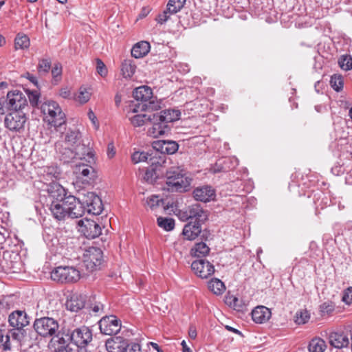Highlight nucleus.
<instances>
[{
    "label": "nucleus",
    "mask_w": 352,
    "mask_h": 352,
    "mask_svg": "<svg viewBox=\"0 0 352 352\" xmlns=\"http://www.w3.org/2000/svg\"><path fill=\"white\" fill-rule=\"evenodd\" d=\"M124 352H141V347L140 344L136 343L128 344Z\"/></svg>",
    "instance_id": "680f3d73"
},
{
    "label": "nucleus",
    "mask_w": 352,
    "mask_h": 352,
    "mask_svg": "<svg viewBox=\"0 0 352 352\" xmlns=\"http://www.w3.org/2000/svg\"><path fill=\"white\" fill-rule=\"evenodd\" d=\"M151 117L152 115L139 113L130 118V120L133 126L140 127L151 121Z\"/></svg>",
    "instance_id": "ea45409f"
},
{
    "label": "nucleus",
    "mask_w": 352,
    "mask_h": 352,
    "mask_svg": "<svg viewBox=\"0 0 352 352\" xmlns=\"http://www.w3.org/2000/svg\"><path fill=\"white\" fill-rule=\"evenodd\" d=\"M328 339L331 346L339 349L346 348L350 344L348 336L342 331L331 332Z\"/></svg>",
    "instance_id": "4be33fe9"
},
{
    "label": "nucleus",
    "mask_w": 352,
    "mask_h": 352,
    "mask_svg": "<svg viewBox=\"0 0 352 352\" xmlns=\"http://www.w3.org/2000/svg\"><path fill=\"white\" fill-rule=\"evenodd\" d=\"M55 148L58 158L63 163H69L75 158L74 148L72 146H65L63 143L57 141Z\"/></svg>",
    "instance_id": "a878e982"
},
{
    "label": "nucleus",
    "mask_w": 352,
    "mask_h": 352,
    "mask_svg": "<svg viewBox=\"0 0 352 352\" xmlns=\"http://www.w3.org/2000/svg\"><path fill=\"white\" fill-rule=\"evenodd\" d=\"M197 333L196 328L194 326L191 325L189 327V331H188V336H189V337L191 339H195L196 337H197Z\"/></svg>",
    "instance_id": "69168bd1"
},
{
    "label": "nucleus",
    "mask_w": 352,
    "mask_h": 352,
    "mask_svg": "<svg viewBox=\"0 0 352 352\" xmlns=\"http://www.w3.org/2000/svg\"><path fill=\"white\" fill-rule=\"evenodd\" d=\"M100 332L105 335L117 334L121 329V321L113 315L102 317L99 322Z\"/></svg>",
    "instance_id": "2eb2a0df"
},
{
    "label": "nucleus",
    "mask_w": 352,
    "mask_h": 352,
    "mask_svg": "<svg viewBox=\"0 0 352 352\" xmlns=\"http://www.w3.org/2000/svg\"><path fill=\"white\" fill-rule=\"evenodd\" d=\"M15 47L18 49H26L30 46V39L26 35H17L14 42Z\"/></svg>",
    "instance_id": "09e8293b"
},
{
    "label": "nucleus",
    "mask_w": 352,
    "mask_h": 352,
    "mask_svg": "<svg viewBox=\"0 0 352 352\" xmlns=\"http://www.w3.org/2000/svg\"><path fill=\"white\" fill-rule=\"evenodd\" d=\"M191 269L201 278H207L214 272V265L203 258L194 261L191 264Z\"/></svg>",
    "instance_id": "f3484780"
},
{
    "label": "nucleus",
    "mask_w": 352,
    "mask_h": 352,
    "mask_svg": "<svg viewBox=\"0 0 352 352\" xmlns=\"http://www.w3.org/2000/svg\"><path fill=\"white\" fill-rule=\"evenodd\" d=\"M96 70L101 76H106L107 74V69L104 63L100 59L96 60Z\"/></svg>",
    "instance_id": "13d9d810"
},
{
    "label": "nucleus",
    "mask_w": 352,
    "mask_h": 352,
    "mask_svg": "<svg viewBox=\"0 0 352 352\" xmlns=\"http://www.w3.org/2000/svg\"><path fill=\"white\" fill-rule=\"evenodd\" d=\"M330 85L336 91H340L343 88V77L340 74H334L331 77Z\"/></svg>",
    "instance_id": "de8ad7c7"
},
{
    "label": "nucleus",
    "mask_w": 352,
    "mask_h": 352,
    "mask_svg": "<svg viewBox=\"0 0 352 352\" xmlns=\"http://www.w3.org/2000/svg\"><path fill=\"white\" fill-rule=\"evenodd\" d=\"M271 317L270 309L265 306H258L252 311V318L254 322L262 324L267 322Z\"/></svg>",
    "instance_id": "c85d7f7f"
},
{
    "label": "nucleus",
    "mask_w": 352,
    "mask_h": 352,
    "mask_svg": "<svg viewBox=\"0 0 352 352\" xmlns=\"http://www.w3.org/2000/svg\"><path fill=\"white\" fill-rule=\"evenodd\" d=\"M208 289L216 295H221L226 289L224 283L218 278L211 279L208 284Z\"/></svg>",
    "instance_id": "79ce46f5"
},
{
    "label": "nucleus",
    "mask_w": 352,
    "mask_h": 352,
    "mask_svg": "<svg viewBox=\"0 0 352 352\" xmlns=\"http://www.w3.org/2000/svg\"><path fill=\"white\" fill-rule=\"evenodd\" d=\"M192 195L196 201L206 203L214 200L216 193L212 186L206 185L196 188L192 192Z\"/></svg>",
    "instance_id": "412c9836"
},
{
    "label": "nucleus",
    "mask_w": 352,
    "mask_h": 352,
    "mask_svg": "<svg viewBox=\"0 0 352 352\" xmlns=\"http://www.w3.org/2000/svg\"><path fill=\"white\" fill-rule=\"evenodd\" d=\"M157 116L156 113L152 114L151 121L149 122L152 123V126L148 130V135L153 138H158L169 131V127L162 121L157 120Z\"/></svg>",
    "instance_id": "b1692460"
},
{
    "label": "nucleus",
    "mask_w": 352,
    "mask_h": 352,
    "mask_svg": "<svg viewBox=\"0 0 352 352\" xmlns=\"http://www.w3.org/2000/svg\"><path fill=\"white\" fill-rule=\"evenodd\" d=\"M338 64L342 69L349 71L352 69V57L350 55H342L339 58Z\"/></svg>",
    "instance_id": "8fccbe9b"
},
{
    "label": "nucleus",
    "mask_w": 352,
    "mask_h": 352,
    "mask_svg": "<svg viewBox=\"0 0 352 352\" xmlns=\"http://www.w3.org/2000/svg\"><path fill=\"white\" fill-rule=\"evenodd\" d=\"M41 109L48 124L58 128L65 124V114L56 102L47 100L41 104Z\"/></svg>",
    "instance_id": "f03ea898"
},
{
    "label": "nucleus",
    "mask_w": 352,
    "mask_h": 352,
    "mask_svg": "<svg viewBox=\"0 0 352 352\" xmlns=\"http://www.w3.org/2000/svg\"><path fill=\"white\" fill-rule=\"evenodd\" d=\"M23 340H18L11 335L10 330L0 328V350L3 352L11 351L13 347H18Z\"/></svg>",
    "instance_id": "aec40b11"
},
{
    "label": "nucleus",
    "mask_w": 352,
    "mask_h": 352,
    "mask_svg": "<svg viewBox=\"0 0 352 352\" xmlns=\"http://www.w3.org/2000/svg\"><path fill=\"white\" fill-rule=\"evenodd\" d=\"M51 67V61L50 59L43 58L39 61L38 69L40 74L47 73Z\"/></svg>",
    "instance_id": "864d4df0"
},
{
    "label": "nucleus",
    "mask_w": 352,
    "mask_h": 352,
    "mask_svg": "<svg viewBox=\"0 0 352 352\" xmlns=\"http://www.w3.org/2000/svg\"><path fill=\"white\" fill-rule=\"evenodd\" d=\"M65 189L58 184H53L47 188V195L46 197V204H60L64 203L66 197Z\"/></svg>",
    "instance_id": "6ab92c4d"
},
{
    "label": "nucleus",
    "mask_w": 352,
    "mask_h": 352,
    "mask_svg": "<svg viewBox=\"0 0 352 352\" xmlns=\"http://www.w3.org/2000/svg\"><path fill=\"white\" fill-rule=\"evenodd\" d=\"M129 342L126 339L116 336L107 340L105 342L106 349L108 352H124L128 346Z\"/></svg>",
    "instance_id": "393cba45"
},
{
    "label": "nucleus",
    "mask_w": 352,
    "mask_h": 352,
    "mask_svg": "<svg viewBox=\"0 0 352 352\" xmlns=\"http://www.w3.org/2000/svg\"><path fill=\"white\" fill-rule=\"evenodd\" d=\"M28 118L23 111H14L8 113L4 118L6 129L12 132H21L24 129Z\"/></svg>",
    "instance_id": "9d476101"
},
{
    "label": "nucleus",
    "mask_w": 352,
    "mask_h": 352,
    "mask_svg": "<svg viewBox=\"0 0 352 352\" xmlns=\"http://www.w3.org/2000/svg\"><path fill=\"white\" fill-rule=\"evenodd\" d=\"M81 134L78 130H68L65 134L62 135L58 142L63 143L65 146L74 148L80 142Z\"/></svg>",
    "instance_id": "cd10ccee"
},
{
    "label": "nucleus",
    "mask_w": 352,
    "mask_h": 352,
    "mask_svg": "<svg viewBox=\"0 0 352 352\" xmlns=\"http://www.w3.org/2000/svg\"><path fill=\"white\" fill-rule=\"evenodd\" d=\"M89 309L95 315H98L102 312L103 305L100 302H96L94 305H91L90 307H89Z\"/></svg>",
    "instance_id": "052dcab7"
},
{
    "label": "nucleus",
    "mask_w": 352,
    "mask_h": 352,
    "mask_svg": "<svg viewBox=\"0 0 352 352\" xmlns=\"http://www.w3.org/2000/svg\"><path fill=\"white\" fill-rule=\"evenodd\" d=\"M56 345L54 352H91L87 348L81 347L79 349H73L71 344L63 337H58L56 340Z\"/></svg>",
    "instance_id": "72a5a7b5"
},
{
    "label": "nucleus",
    "mask_w": 352,
    "mask_h": 352,
    "mask_svg": "<svg viewBox=\"0 0 352 352\" xmlns=\"http://www.w3.org/2000/svg\"><path fill=\"white\" fill-rule=\"evenodd\" d=\"M59 96L65 99L72 98L71 90L68 87H64L60 89Z\"/></svg>",
    "instance_id": "e2e57ef3"
},
{
    "label": "nucleus",
    "mask_w": 352,
    "mask_h": 352,
    "mask_svg": "<svg viewBox=\"0 0 352 352\" xmlns=\"http://www.w3.org/2000/svg\"><path fill=\"white\" fill-rule=\"evenodd\" d=\"M88 117L89 118V120L91 121V122L96 126L98 127V126L96 125V121H97V118L96 116H95L94 113L90 109L88 112Z\"/></svg>",
    "instance_id": "774afa93"
},
{
    "label": "nucleus",
    "mask_w": 352,
    "mask_h": 352,
    "mask_svg": "<svg viewBox=\"0 0 352 352\" xmlns=\"http://www.w3.org/2000/svg\"><path fill=\"white\" fill-rule=\"evenodd\" d=\"M3 259L5 261L7 270H12L14 272L19 270L21 265L20 256L15 252H4Z\"/></svg>",
    "instance_id": "473e14b6"
},
{
    "label": "nucleus",
    "mask_w": 352,
    "mask_h": 352,
    "mask_svg": "<svg viewBox=\"0 0 352 352\" xmlns=\"http://www.w3.org/2000/svg\"><path fill=\"white\" fill-rule=\"evenodd\" d=\"M326 348L324 340L319 338L312 339L308 346L309 352H324Z\"/></svg>",
    "instance_id": "a19ab883"
},
{
    "label": "nucleus",
    "mask_w": 352,
    "mask_h": 352,
    "mask_svg": "<svg viewBox=\"0 0 352 352\" xmlns=\"http://www.w3.org/2000/svg\"><path fill=\"white\" fill-rule=\"evenodd\" d=\"M91 97V93L85 87H80L78 93L75 96L74 100L80 104L87 102Z\"/></svg>",
    "instance_id": "49530a36"
},
{
    "label": "nucleus",
    "mask_w": 352,
    "mask_h": 352,
    "mask_svg": "<svg viewBox=\"0 0 352 352\" xmlns=\"http://www.w3.org/2000/svg\"><path fill=\"white\" fill-rule=\"evenodd\" d=\"M82 195L85 211L89 214L99 215L103 210L101 199L93 192L87 191Z\"/></svg>",
    "instance_id": "4468645a"
},
{
    "label": "nucleus",
    "mask_w": 352,
    "mask_h": 352,
    "mask_svg": "<svg viewBox=\"0 0 352 352\" xmlns=\"http://www.w3.org/2000/svg\"><path fill=\"white\" fill-rule=\"evenodd\" d=\"M33 326L36 332L43 338L56 336L59 329L58 321L50 317L36 319Z\"/></svg>",
    "instance_id": "423d86ee"
},
{
    "label": "nucleus",
    "mask_w": 352,
    "mask_h": 352,
    "mask_svg": "<svg viewBox=\"0 0 352 352\" xmlns=\"http://www.w3.org/2000/svg\"><path fill=\"white\" fill-rule=\"evenodd\" d=\"M28 106L25 96L19 90L8 91L6 98H0V114L8 111H23Z\"/></svg>",
    "instance_id": "7ed1b4c3"
},
{
    "label": "nucleus",
    "mask_w": 352,
    "mask_h": 352,
    "mask_svg": "<svg viewBox=\"0 0 352 352\" xmlns=\"http://www.w3.org/2000/svg\"><path fill=\"white\" fill-rule=\"evenodd\" d=\"M309 318V315L307 311H300L296 314V322L298 324H305Z\"/></svg>",
    "instance_id": "4d7b16f0"
},
{
    "label": "nucleus",
    "mask_w": 352,
    "mask_h": 352,
    "mask_svg": "<svg viewBox=\"0 0 352 352\" xmlns=\"http://www.w3.org/2000/svg\"><path fill=\"white\" fill-rule=\"evenodd\" d=\"M79 231L87 239H95L102 232L101 227L96 221L85 219L80 220L78 223Z\"/></svg>",
    "instance_id": "dca6fc26"
},
{
    "label": "nucleus",
    "mask_w": 352,
    "mask_h": 352,
    "mask_svg": "<svg viewBox=\"0 0 352 352\" xmlns=\"http://www.w3.org/2000/svg\"><path fill=\"white\" fill-rule=\"evenodd\" d=\"M116 154L114 146L112 144L108 145L107 155L109 158H112Z\"/></svg>",
    "instance_id": "338daca9"
},
{
    "label": "nucleus",
    "mask_w": 352,
    "mask_h": 352,
    "mask_svg": "<svg viewBox=\"0 0 352 352\" xmlns=\"http://www.w3.org/2000/svg\"><path fill=\"white\" fill-rule=\"evenodd\" d=\"M136 65L131 59L124 60L121 64V73L124 78H130L135 74Z\"/></svg>",
    "instance_id": "58836bf2"
},
{
    "label": "nucleus",
    "mask_w": 352,
    "mask_h": 352,
    "mask_svg": "<svg viewBox=\"0 0 352 352\" xmlns=\"http://www.w3.org/2000/svg\"><path fill=\"white\" fill-rule=\"evenodd\" d=\"M29 101L32 107H36L39 102L40 93L37 90L27 91Z\"/></svg>",
    "instance_id": "603ef678"
},
{
    "label": "nucleus",
    "mask_w": 352,
    "mask_h": 352,
    "mask_svg": "<svg viewBox=\"0 0 352 352\" xmlns=\"http://www.w3.org/2000/svg\"><path fill=\"white\" fill-rule=\"evenodd\" d=\"M51 278L61 283H74L79 280L80 272L74 267L59 266L52 272Z\"/></svg>",
    "instance_id": "6e6552de"
},
{
    "label": "nucleus",
    "mask_w": 352,
    "mask_h": 352,
    "mask_svg": "<svg viewBox=\"0 0 352 352\" xmlns=\"http://www.w3.org/2000/svg\"><path fill=\"white\" fill-rule=\"evenodd\" d=\"M166 188L171 192H184L189 190L192 179L179 166L164 168Z\"/></svg>",
    "instance_id": "f257e3e1"
},
{
    "label": "nucleus",
    "mask_w": 352,
    "mask_h": 352,
    "mask_svg": "<svg viewBox=\"0 0 352 352\" xmlns=\"http://www.w3.org/2000/svg\"><path fill=\"white\" fill-rule=\"evenodd\" d=\"M186 1V0H169L166 9L157 16V23L160 24L166 23L170 19V15L177 13L182 9Z\"/></svg>",
    "instance_id": "a211bd4d"
},
{
    "label": "nucleus",
    "mask_w": 352,
    "mask_h": 352,
    "mask_svg": "<svg viewBox=\"0 0 352 352\" xmlns=\"http://www.w3.org/2000/svg\"><path fill=\"white\" fill-rule=\"evenodd\" d=\"M67 340H70L72 343L76 345V349H79L81 347L86 348V346L92 340V332L87 327H81L75 329L70 335H68Z\"/></svg>",
    "instance_id": "f8f14e48"
},
{
    "label": "nucleus",
    "mask_w": 352,
    "mask_h": 352,
    "mask_svg": "<svg viewBox=\"0 0 352 352\" xmlns=\"http://www.w3.org/2000/svg\"><path fill=\"white\" fill-rule=\"evenodd\" d=\"M192 252L194 256L203 257L209 253L210 248L205 243L201 242L195 244V247L192 249Z\"/></svg>",
    "instance_id": "37998d69"
},
{
    "label": "nucleus",
    "mask_w": 352,
    "mask_h": 352,
    "mask_svg": "<svg viewBox=\"0 0 352 352\" xmlns=\"http://www.w3.org/2000/svg\"><path fill=\"white\" fill-rule=\"evenodd\" d=\"M46 207L50 210L53 217L58 221L63 220L68 217L67 210L63 203L60 204H45Z\"/></svg>",
    "instance_id": "f704fd0d"
},
{
    "label": "nucleus",
    "mask_w": 352,
    "mask_h": 352,
    "mask_svg": "<svg viewBox=\"0 0 352 352\" xmlns=\"http://www.w3.org/2000/svg\"><path fill=\"white\" fill-rule=\"evenodd\" d=\"M155 156V151L152 152L151 154L146 152H135L131 156L132 161L135 163H139L141 162H150V158L153 157Z\"/></svg>",
    "instance_id": "a18cd8bd"
},
{
    "label": "nucleus",
    "mask_w": 352,
    "mask_h": 352,
    "mask_svg": "<svg viewBox=\"0 0 352 352\" xmlns=\"http://www.w3.org/2000/svg\"><path fill=\"white\" fill-rule=\"evenodd\" d=\"M146 204L151 209H153L159 206L160 204H163V200L160 199L157 195H152L147 198Z\"/></svg>",
    "instance_id": "5fc2aeb1"
},
{
    "label": "nucleus",
    "mask_w": 352,
    "mask_h": 352,
    "mask_svg": "<svg viewBox=\"0 0 352 352\" xmlns=\"http://www.w3.org/2000/svg\"><path fill=\"white\" fill-rule=\"evenodd\" d=\"M62 73V67L60 65L56 64L52 70V74L54 78L59 77L60 76Z\"/></svg>",
    "instance_id": "0e129e2a"
},
{
    "label": "nucleus",
    "mask_w": 352,
    "mask_h": 352,
    "mask_svg": "<svg viewBox=\"0 0 352 352\" xmlns=\"http://www.w3.org/2000/svg\"><path fill=\"white\" fill-rule=\"evenodd\" d=\"M334 310V305L332 302H325L320 306V311L322 315H328Z\"/></svg>",
    "instance_id": "6e6d98bb"
},
{
    "label": "nucleus",
    "mask_w": 352,
    "mask_h": 352,
    "mask_svg": "<svg viewBox=\"0 0 352 352\" xmlns=\"http://www.w3.org/2000/svg\"><path fill=\"white\" fill-rule=\"evenodd\" d=\"M76 172L85 178V181L94 179L96 177L94 168L91 166L85 164L76 165Z\"/></svg>",
    "instance_id": "4c0bfd02"
},
{
    "label": "nucleus",
    "mask_w": 352,
    "mask_h": 352,
    "mask_svg": "<svg viewBox=\"0 0 352 352\" xmlns=\"http://www.w3.org/2000/svg\"><path fill=\"white\" fill-rule=\"evenodd\" d=\"M201 224L199 223H192L189 221L183 229L182 234L185 239L189 241L195 239L201 232Z\"/></svg>",
    "instance_id": "c756f323"
},
{
    "label": "nucleus",
    "mask_w": 352,
    "mask_h": 352,
    "mask_svg": "<svg viewBox=\"0 0 352 352\" xmlns=\"http://www.w3.org/2000/svg\"><path fill=\"white\" fill-rule=\"evenodd\" d=\"M85 306V296L81 294H73L66 302V307L68 310L78 312Z\"/></svg>",
    "instance_id": "7c9ffc66"
},
{
    "label": "nucleus",
    "mask_w": 352,
    "mask_h": 352,
    "mask_svg": "<svg viewBox=\"0 0 352 352\" xmlns=\"http://www.w3.org/2000/svg\"><path fill=\"white\" fill-rule=\"evenodd\" d=\"M8 322L10 326L14 328L10 330L14 338L23 340L26 334L24 327L30 324V318L26 312L22 310L12 311L8 316Z\"/></svg>",
    "instance_id": "20e7f679"
},
{
    "label": "nucleus",
    "mask_w": 352,
    "mask_h": 352,
    "mask_svg": "<svg viewBox=\"0 0 352 352\" xmlns=\"http://www.w3.org/2000/svg\"><path fill=\"white\" fill-rule=\"evenodd\" d=\"M342 301L347 305L352 303V287L347 288L342 296Z\"/></svg>",
    "instance_id": "bf43d9fd"
},
{
    "label": "nucleus",
    "mask_w": 352,
    "mask_h": 352,
    "mask_svg": "<svg viewBox=\"0 0 352 352\" xmlns=\"http://www.w3.org/2000/svg\"><path fill=\"white\" fill-rule=\"evenodd\" d=\"M150 162L151 166L146 170L143 178L146 183L153 184L164 177L166 160L162 157L160 160L151 157Z\"/></svg>",
    "instance_id": "1a4fd4ad"
},
{
    "label": "nucleus",
    "mask_w": 352,
    "mask_h": 352,
    "mask_svg": "<svg viewBox=\"0 0 352 352\" xmlns=\"http://www.w3.org/2000/svg\"><path fill=\"white\" fill-rule=\"evenodd\" d=\"M162 100L157 99L156 97L152 96L151 99L148 100L145 102H138L133 112L138 111H153L162 108Z\"/></svg>",
    "instance_id": "bb28decb"
},
{
    "label": "nucleus",
    "mask_w": 352,
    "mask_h": 352,
    "mask_svg": "<svg viewBox=\"0 0 352 352\" xmlns=\"http://www.w3.org/2000/svg\"><path fill=\"white\" fill-rule=\"evenodd\" d=\"M157 120L162 121L165 125L168 123L178 120L181 116V112L179 109H168L163 110L160 114H157Z\"/></svg>",
    "instance_id": "2f4dec72"
},
{
    "label": "nucleus",
    "mask_w": 352,
    "mask_h": 352,
    "mask_svg": "<svg viewBox=\"0 0 352 352\" xmlns=\"http://www.w3.org/2000/svg\"><path fill=\"white\" fill-rule=\"evenodd\" d=\"M133 96L138 102H145L148 100L151 99L153 91L148 86H141L133 91Z\"/></svg>",
    "instance_id": "c9c22d12"
},
{
    "label": "nucleus",
    "mask_w": 352,
    "mask_h": 352,
    "mask_svg": "<svg viewBox=\"0 0 352 352\" xmlns=\"http://www.w3.org/2000/svg\"><path fill=\"white\" fill-rule=\"evenodd\" d=\"M177 215L182 221H189L201 224L208 219L207 212L198 204H192L183 210H179Z\"/></svg>",
    "instance_id": "39448f33"
},
{
    "label": "nucleus",
    "mask_w": 352,
    "mask_h": 352,
    "mask_svg": "<svg viewBox=\"0 0 352 352\" xmlns=\"http://www.w3.org/2000/svg\"><path fill=\"white\" fill-rule=\"evenodd\" d=\"M103 262V253L100 248L89 247L83 253V264L89 272H94L100 268Z\"/></svg>",
    "instance_id": "0eeeda50"
},
{
    "label": "nucleus",
    "mask_w": 352,
    "mask_h": 352,
    "mask_svg": "<svg viewBox=\"0 0 352 352\" xmlns=\"http://www.w3.org/2000/svg\"><path fill=\"white\" fill-rule=\"evenodd\" d=\"M157 225L166 231H171L175 228V220L173 218L160 217L157 219Z\"/></svg>",
    "instance_id": "c03bdc74"
},
{
    "label": "nucleus",
    "mask_w": 352,
    "mask_h": 352,
    "mask_svg": "<svg viewBox=\"0 0 352 352\" xmlns=\"http://www.w3.org/2000/svg\"><path fill=\"white\" fill-rule=\"evenodd\" d=\"M153 148L155 150V157L160 160V157L166 161L165 154H174L179 148L178 144L172 140H157L153 142Z\"/></svg>",
    "instance_id": "ddd939ff"
},
{
    "label": "nucleus",
    "mask_w": 352,
    "mask_h": 352,
    "mask_svg": "<svg viewBox=\"0 0 352 352\" xmlns=\"http://www.w3.org/2000/svg\"><path fill=\"white\" fill-rule=\"evenodd\" d=\"M150 43L147 41H140L133 45L131 49V55L135 58L145 56L150 51Z\"/></svg>",
    "instance_id": "e433bc0d"
},
{
    "label": "nucleus",
    "mask_w": 352,
    "mask_h": 352,
    "mask_svg": "<svg viewBox=\"0 0 352 352\" xmlns=\"http://www.w3.org/2000/svg\"><path fill=\"white\" fill-rule=\"evenodd\" d=\"M82 193H80L79 197H76L74 195H68L63 205L65 206L67 210L68 217L72 219H76L81 217L85 212V206L82 203Z\"/></svg>",
    "instance_id": "9b49d317"
},
{
    "label": "nucleus",
    "mask_w": 352,
    "mask_h": 352,
    "mask_svg": "<svg viewBox=\"0 0 352 352\" xmlns=\"http://www.w3.org/2000/svg\"><path fill=\"white\" fill-rule=\"evenodd\" d=\"M226 302L237 311H241L244 306L242 300L234 296L226 298Z\"/></svg>",
    "instance_id": "3c124183"
},
{
    "label": "nucleus",
    "mask_w": 352,
    "mask_h": 352,
    "mask_svg": "<svg viewBox=\"0 0 352 352\" xmlns=\"http://www.w3.org/2000/svg\"><path fill=\"white\" fill-rule=\"evenodd\" d=\"M75 158L85 160L86 162L91 164H94V154L92 148L85 143H81V141L74 148Z\"/></svg>",
    "instance_id": "5701e85b"
}]
</instances>
